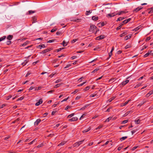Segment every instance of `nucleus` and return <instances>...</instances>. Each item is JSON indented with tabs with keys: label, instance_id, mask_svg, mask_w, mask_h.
<instances>
[{
	"label": "nucleus",
	"instance_id": "55",
	"mask_svg": "<svg viewBox=\"0 0 153 153\" xmlns=\"http://www.w3.org/2000/svg\"><path fill=\"white\" fill-rule=\"evenodd\" d=\"M88 106V105H85V106L83 107L82 108H81L80 109V110H83V109H85Z\"/></svg>",
	"mask_w": 153,
	"mask_h": 153
},
{
	"label": "nucleus",
	"instance_id": "17",
	"mask_svg": "<svg viewBox=\"0 0 153 153\" xmlns=\"http://www.w3.org/2000/svg\"><path fill=\"white\" fill-rule=\"evenodd\" d=\"M66 142L65 141H63L61 142L58 145V146H62L64 145L66 143Z\"/></svg>",
	"mask_w": 153,
	"mask_h": 153
},
{
	"label": "nucleus",
	"instance_id": "21",
	"mask_svg": "<svg viewBox=\"0 0 153 153\" xmlns=\"http://www.w3.org/2000/svg\"><path fill=\"white\" fill-rule=\"evenodd\" d=\"M146 101L143 100L142 102H140L139 104L138 105V106H141L144 103H146Z\"/></svg>",
	"mask_w": 153,
	"mask_h": 153
},
{
	"label": "nucleus",
	"instance_id": "36",
	"mask_svg": "<svg viewBox=\"0 0 153 153\" xmlns=\"http://www.w3.org/2000/svg\"><path fill=\"white\" fill-rule=\"evenodd\" d=\"M99 70V69L98 68H96L95 69H94V70H93L92 72L91 73H94L96 72H97Z\"/></svg>",
	"mask_w": 153,
	"mask_h": 153
},
{
	"label": "nucleus",
	"instance_id": "57",
	"mask_svg": "<svg viewBox=\"0 0 153 153\" xmlns=\"http://www.w3.org/2000/svg\"><path fill=\"white\" fill-rule=\"evenodd\" d=\"M125 35H126L125 33H122L120 35V37H122L123 36H124Z\"/></svg>",
	"mask_w": 153,
	"mask_h": 153
},
{
	"label": "nucleus",
	"instance_id": "59",
	"mask_svg": "<svg viewBox=\"0 0 153 153\" xmlns=\"http://www.w3.org/2000/svg\"><path fill=\"white\" fill-rule=\"evenodd\" d=\"M54 91V90H51L48 92V93H51Z\"/></svg>",
	"mask_w": 153,
	"mask_h": 153
},
{
	"label": "nucleus",
	"instance_id": "24",
	"mask_svg": "<svg viewBox=\"0 0 153 153\" xmlns=\"http://www.w3.org/2000/svg\"><path fill=\"white\" fill-rule=\"evenodd\" d=\"M127 137L126 136L120 138V140L121 141H122L127 138Z\"/></svg>",
	"mask_w": 153,
	"mask_h": 153
},
{
	"label": "nucleus",
	"instance_id": "31",
	"mask_svg": "<svg viewBox=\"0 0 153 153\" xmlns=\"http://www.w3.org/2000/svg\"><path fill=\"white\" fill-rule=\"evenodd\" d=\"M103 127V125H100L97 128L95 129L97 130L100 129Z\"/></svg>",
	"mask_w": 153,
	"mask_h": 153
},
{
	"label": "nucleus",
	"instance_id": "64",
	"mask_svg": "<svg viewBox=\"0 0 153 153\" xmlns=\"http://www.w3.org/2000/svg\"><path fill=\"white\" fill-rule=\"evenodd\" d=\"M71 108L70 106H68L66 107V108H65V110H67V109H68L69 108Z\"/></svg>",
	"mask_w": 153,
	"mask_h": 153
},
{
	"label": "nucleus",
	"instance_id": "49",
	"mask_svg": "<svg viewBox=\"0 0 153 153\" xmlns=\"http://www.w3.org/2000/svg\"><path fill=\"white\" fill-rule=\"evenodd\" d=\"M12 97V96L9 95L6 98V100H8L10 99Z\"/></svg>",
	"mask_w": 153,
	"mask_h": 153
},
{
	"label": "nucleus",
	"instance_id": "41",
	"mask_svg": "<svg viewBox=\"0 0 153 153\" xmlns=\"http://www.w3.org/2000/svg\"><path fill=\"white\" fill-rule=\"evenodd\" d=\"M62 81V80L61 79H59L57 80L55 82V83H58L59 82H61Z\"/></svg>",
	"mask_w": 153,
	"mask_h": 153
},
{
	"label": "nucleus",
	"instance_id": "19",
	"mask_svg": "<svg viewBox=\"0 0 153 153\" xmlns=\"http://www.w3.org/2000/svg\"><path fill=\"white\" fill-rule=\"evenodd\" d=\"M91 129V127H89L87 129H85L83 130L82 132L83 133H86L89 131Z\"/></svg>",
	"mask_w": 153,
	"mask_h": 153
},
{
	"label": "nucleus",
	"instance_id": "27",
	"mask_svg": "<svg viewBox=\"0 0 153 153\" xmlns=\"http://www.w3.org/2000/svg\"><path fill=\"white\" fill-rule=\"evenodd\" d=\"M125 18L124 17H120L117 19V21L118 22L119 21L122 20H123V19H124Z\"/></svg>",
	"mask_w": 153,
	"mask_h": 153
},
{
	"label": "nucleus",
	"instance_id": "14",
	"mask_svg": "<svg viewBox=\"0 0 153 153\" xmlns=\"http://www.w3.org/2000/svg\"><path fill=\"white\" fill-rule=\"evenodd\" d=\"M32 23H34L36 22L37 18H36V17L35 16H33L32 17Z\"/></svg>",
	"mask_w": 153,
	"mask_h": 153
},
{
	"label": "nucleus",
	"instance_id": "9",
	"mask_svg": "<svg viewBox=\"0 0 153 153\" xmlns=\"http://www.w3.org/2000/svg\"><path fill=\"white\" fill-rule=\"evenodd\" d=\"M41 121V120L40 119H37L34 123V125L37 126Z\"/></svg>",
	"mask_w": 153,
	"mask_h": 153
},
{
	"label": "nucleus",
	"instance_id": "53",
	"mask_svg": "<svg viewBox=\"0 0 153 153\" xmlns=\"http://www.w3.org/2000/svg\"><path fill=\"white\" fill-rule=\"evenodd\" d=\"M62 44L64 47L66 46L67 45V44L65 43V41H63Z\"/></svg>",
	"mask_w": 153,
	"mask_h": 153
},
{
	"label": "nucleus",
	"instance_id": "62",
	"mask_svg": "<svg viewBox=\"0 0 153 153\" xmlns=\"http://www.w3.org/2000/svg\"><path fill=\"white\" fill-rule=\"evenodd\" d=\"M71 66V65H66L64 68H67L69 67L70 66Z\"/></svg>",
	"mask_w": 153,
	"mask_h": 153
},
{
	"label": "nucleus",
	"instance_id": "1",
	"mask_svg": "<svg viewBox=\"0 0 153 153\" xmlns=\"http://www.w3.org/2000/svg\"><path fill=\"white\" fill-rule=\"evenodd\" d=\"M90 29L89 30V31L93 32H94L95 30H96L97 27L94 25H90Z\"/></svg>",
	"mask_w": 153,
	"mask_h": 153
},
{
	"label": "nucleus",
	"instance_id": "34",
	"mask_svg": "<svg viewBox=\"0 0 153 153\" xmlns=\"http://www.w3.org/2000/svg\"><path fill=\"white\" fill-rule=\"evenodd\" d=\"M140 121V119H139L136 120L135 121V123L138 124H139Z\"/></svg>",
	"mask_w": 153,
	"mask_h": 153
},
{
	"label": "nucleus",
	"instance_id": "25",
	"mask_svg": "<svg viewBox=\"0 0 153 153\" xmlns=\"http://www.w3.org/2000/svg\"><path fill=\"white\" fill-rule=\"evenodd\" d=\"M115 98V97H111V98H110L109 99H108V101L109 102H111L112 100H114Z\"/></svg>",
	"mask_w": 153,
	"mask_h": 153
},
{
	"label": "nucleus",
	"instance_id": "16",
	"mask_svg": "<svg viewBox=\"0 0 153 153\" xmlns=\"http://www.w3.org/2000/svg\"><path fill=\"white\" fill-rule=\"evenodd\" d=\"M92 19L93 20L97 21L98 19V17L96 16H93L92 18Z\"/></svg>",
	"mask_w": 153,
	"mask_h": 153
},
{
	"label": "nucleus",
	"instance_id": "54",
	"mask_svg": "<svg viewBox=\"0 0 153 153\" xmlns=\"http://www.w3.org/2000/svg\"><path fill=\"white\" fill-rule=\"evenodd\" d=\"M128 122V120H124L122 121V123L123 124H125Z\"/></svg>",
	"mask_w": 153,
	"mask_h": 153
},
{
	"label": "nucleus",
	"instance_id": "30",
	"mask_svg": "<svg viewBox=\"0 0 153 153\" xmlns=\"http://www.w3.org/2000/svg\"><path fill=\"white\" fill-rule=\"evenodd\" d=\"M151 53V52H148L145 55H144V57H147Z\"/></svg>",
	"mask_w": 153,
	"mask_h": 153
},
{
	"label": "nucleus",
	"instance_id": "4",
	"mask_svg": "<svg viewBox=\"0 0 153 153\" xmlns=\"http://www.w3.org/2000/svg\"><path fill=\"white\" fill-rule=\"evenodd\" d=\"M78 118L76 117H72L71 118L68 120L69 121L72 122L76 121L78 120Z\"/></svg>",
	"mask_w": 153,
	"mask_h": 153
},
{
	"label": "nucleus",
	"instance_id": "13",
	"mask_svg": "<svg viewBox=\"0 0 153 153\" xmlns=\"http://www.w3.org/2000/svg\"><path fill=\"white\" fill-rule=\"evenodd\" d=\"M51 50H52V48H47V49L43 51V53H45L46 52H47L48 51H51Z\"/></svg>",
	"mask_w": 153,
	"mask_h": 153
},
{
	"label": "nucleus",
	"instance_id": "2",
	"mask_svg": "<svg viewBox=\"0 0 153 153\" xmlns=\"http://www.w3.org/2000/svg\"><path fill=\"white\" fill-rule=\"evenodd\" d=\"M84 141V140H83L80 141L76 142L73 145L74 147L79 146L80 144L82 143Z\"/></svg>",
	"mask_w": 153,
	"mask_h": 153
},
{
	"label": "nucleus",
	"instance_id": "56",
	"mask_svg": "<svg viewBox=\"0 0 153 153\" xmlns=\"http://www.w3.org/2000/svg\"><path fill=\"white\" fill-rule=\"evenodd\" d=\"M57 29L56 28H55V29H52V30H51V32H53L55 31H56L57 30Z\"/></svg>",
	"mask_w": 153,
	"mask_h": 153
},
{
	"label": "nucleus",
	"instance_id": "3",
	"mask_svg": "<svg viewBox=\"0 0 153 153\" xmlns=\"http://www.w3.org/2000/svg\"><path fill=\"white\" fill-rule=\"evenodd\" d=\"M117 15V13L116 12H114L113 13H109V14H107L106 15V16L108 17H114V16Z\"/></svg>",
	"mask_w": 153,
	"mask_h": 153
},
{
	"label": "nucleus",
	"instance_id": "26",
	"mask_svg": "<svg viewBox=\"0 0 153 153\" xmlns=\"http://www.w3.org/2000/svg\"><path fill=\"white\" fill-rule=\"evenodd\" d=\"M6 36H4L2 37L1 38H0V42L6 39Z\"/></svg>",
	"mask_w": 153,
	"mask_h": 153
},
{
	"label": "nucleus",
	"instance_id": "38",
	"mask_svg": "<svg viewBox=\"0 0 153 153\" xmlns=\"http://www.w3.org/2000/svg\"><path fill=\"white\" fill-rule=\"evenodd\" d=\"M91 12H92V11L91 10H89L88 11H86V15H88L90 14L91 13Z\"/></svg>",
	"mask_w": 153,
	"mask_h": 153
},
{
	"label": "nucleus",
	"instance_id": "6",
	"mask_svg": "<svg viewBox=\"0 0 153 153\" xmlns=\"http://www.w3.org/2000/svg\"><path fill=\"white\" fill-rule=\"evenodd\" d=\"M143 8V7L141 6H140L137 7V8L135 9L134 10L133 12H137L139 11L140 10Z\"/></svg>",
	"mask_w": 153,
	"mask_h": 153
},
{
	"label": "nucleus",
	"instance_id": "29",
	"mask_svg": "<svg viewBox=\"0 0 153 153\" xmlns=\"http://www.w3.org/2000/svg\"><path fill=\"white\" fill-rule=\"evenodd\" d=\"M112 118V117H109L108 118H107L106 119V120L105 121V122H109L111 120V119Z\"/></svg>",
	"mask_w": 153,
	"mask_h": 153
},
{
	"label": "nucleus",
	"instance_id": "44",
	"mask_svg": "<svg viewBox=\"0 0 153 153\" xmlns=\"http://www.w3.org/2000/svg\"><path fill=\"white\" fill-rule=\"evenodd\" d=\"M64 49V48H59V49H57V50H56V51H57V52H59L60 51L62 50H63V49Z\"/></svg>",
	"mask_w": 153,
	"mask_h": 153
},
{
	"label": "nucleus",
	"instance_id": "51",
	"mask_svg": "<svg viewBox=\"0 0 153 153\" xmlns=\"http://www.w3.org/2000/svg\"><path fill=\"white\" fill-rule=\"evenodd\" d=\"M24 98V97H20L19 98H18L17 100V101L21 100H22Z\"/></svg>",
	"mask_w": 153,
	"mask_h": 153
},
{
	"label": "nucleus",
	"instance_id": "45",
	"mask_svg": "<svg viewBox=\"0 0 153 153\" xmlns=\"http://www.w3.org/2000/svg\"><path fill=\"white\" fill-rule=\"evenodd\" d=\"M62 33L61 32L58 31L56 33V34L57 35H59L60 34H62Z\"/></svg>",
	"mask_w": 153,
	"mask_h": 153
},
{
	"label": "nucleus",
	"instance_id": "20",
	"mask_svg": "<svg viewBox=\"0 0 153 153\" xmlns=\"http://www.w3.org/2000/svg\"><path fill=\"white\" fill-rule=\"evenodd\" d=\"M28 62V59H26L25 60L24 62L22 63V65L23 66L25 65L26 63Z\"/></svg>",
	"mask_w": 153,
	"mask_h": 153
},
{
	"label": "nucleus",
	"instance_id": "40",
	"mask_svg": "<svg viewBox=\"0 0 153 153\" xmlns=\"http://www.w3.org/2000/svg\"><path fill=\"white\" fill-rule=\"evenodd\" d=\"M86 82H84L78 85H77V86H78V87L81 86L82 85H83L84 84H85Z\"/></svg>",
	"mask_w": 153,
	"mask_h": 153
},
{
	"label": "nucleus",
	"instance_id": "10",
	"mask_svg": "<svg viewBox=\"0 0 153 153\" xmlns=\"http://www.w3.org/2000/svg\"><path fill=\"white\" fill-rule=\"evenodd\" d=\"M42 102V99H40L39 101L36 102V104H35V105H36V106H38L39 105H40V104H41Z\"/></svg>",
	"mask_w": 153,
	"mask_h": 153
},
{
	"label": "nucleus",
	"instance_id": "15",
	"mask_svg": "<svg viewBox=\"0 0 153 153\" xmlns=\"http://www.w3.org/2000/svg\"><path fill=\"white\" fill-rule=\"evenodd\" d=\"M81 19H73L71 21H73V22H80L81 21Z\"/></svg>",
	"mask_w": 153,
	"mask_h": 153
},
{
	"label": "nucleus",
	"instance_id": "37",
	"mask_svg": "<svg viewBox=\"0 0 153 153\" xmlns=\"http://www.w3.org/2000/svg\"><path fill=\"white\" fill-rule=\"evenodd\" d=\"M125 13V11H121L119 12V13H117V14H118L119 15H120L122 13Z\"/></svg>",
	"mask_w": 153,
	"mask_h": 153
},
{
	"label": "nucleus",
	"instance_id": "28",
	"mask_svg": "<svg viewBox=\"0 0 153 153\" xmlns=\"http://www.w3.org/2000/svg\"><path fill=\"white\" fill-rule=\"evenodd\" d=\"M137 131V129H136L134 130H133L132 131H131V133L132 134H133L136 131Z\"/></svg>",
	"mask_w": 153,
	"mask_h": 153
},
{
	"label": "nucleus",
	"instance_id": "12",
	"mask_svg": "<svg viewBox=\"0 0 153 153\" xmlns=\"http://www.w3.org/2000/svg\"><path fill=\"white\" fill-rule=\"evenodd\" d=\"M130 101H131V100H128L127 101H126L124 103L121 104L120 105V106L123 107L124 106L126 105H127L128 103Z\"/></svg>",
	"mask_w": 153,
	"mask_h": 153
},
{
	"label": "nucleus",
	"instance_id": "60",
	"mask_svg": "<svg viewBox=\"0 0 153 153\" xmlns=\"http://www.w3.org/2000/svg\"><path fill=\"white\" fill-rule=\"evenodd\" d=\"M137 147H138V146H134V147H133L132 148V150H134L135 149H136Z\"/></svg>",
	"mask_w": 153,
	"mask_h": 153
},
{
	"label": "nucleus",
	"instance_id": "18",
	"mask_svg": "<svg viewBox=\"0 0 153 153\" xmlns=\"http://www.w3.org/2000/svg\"><path fill=\"white\" fill-rule=\"evenodd\" d=\"M13 38V36L11 35H9L7 37V39L9 40H11Z\"/></svg>",
	"mask_w": 153,
	"mask_h": 153
},
{
	"label": "nucleus",
	"instance_id": "43",
	"mask_svg": "<svg viewBox=\"0 0 153 153\" xmlns=\"http://www.w3.org/2000/svg\"><path fill=\"white\" fill-rule=\"evenodd\" d=\"M141 85V84L140 83H138L135 87L134 88H136L139 87Z\"/></svg>",
	"mask_w": 153,
	"mask_h": 153
},
{
	"label": "nucleus",
	"instance_id": "42",
	"mask_svg": "<svg viewBox=\"0 0 153 153\" xmlns=\"http://www.w3.org/2000/svg\"><path fill=\"white\" fill-rule=\"evenodd\" d=\"M74 115V114L73 113V114H70L68 116V118H71V117H72Z\"/></svg>",
	"mask_w": 153,
	"mask_h": 153
},
{
	"label": "nucleus",
	"instance_id": "23",
	"mask_svg": "<svg viewBox=\"0 0 153 153\" xmlns=\"http://www.w3.org/2000/svg\"><path fill=\"white\" fill-rule=\"evenodd\" d=\"M131 36H129V35L126 36L125 37L124 39L125 40H127L128 39L130 38H131Z\"/></svg>",
	"mask_w": 153,
	"mask_h": 153
},
{
	"label": "nucleus",
	"instance_id": "46",
	"mask_svg": "<svg viewBox=\"0 0 153 153\" xmlns=\"http://www.w3.org/2000/svg\"><path fill=\"white\" fill-rule=\"evenodd\" d=\"M11 43V41L10 40L7 41L6 42V44L7 45H10V44Z\"/></svg>",
	"mask_w": 153,
	"mask_h": 153
},
{
	"label": "nucleus",
	"instance_id": "8",
	"mask_svg": "<svg viewBox=\"0 0 153 153\" xmlns=\"http://www.w3.org/2000/svg\"><path fill=\"white\" fill-rule=\"evenodd\" d=\"M129 82V80H126L125 81L121 83V85L123 86L124 85H125L127 83H128Z\"/></svg>",
	"mask_w": 153,
	"mask_h": 153
},
{
	"label": "nucleus",
	"instance_id": "50",
	"mask_svg": "<svg viewBox=\"0 0 153 153\" xmlns=\"http://www.w3.org/2000/svg\"><path fill=\"white\" fill-rule=\"evenodd\" d=\"M55 39L50 40L47 42L48 43H51L54 41Z\"/></svg>",
	"mask_w": 153,
	"mask_h": 153
},
{
	"label": "nucleus",
	"instance_id": "63",
	"mask_svg": "<svg viewBox=\"0 0 153 153\" xmlns=\"http://www.w3.org/2000/svg\"><path fill=\"white\" fill-rule=\"evenodd\" d=\"M140 26H139L135 28L134 30L135 31H137V30H139L140 29Z\"/></svg>",
	"mask_w": 153,
	"mask_h": 153
},
{
	"label": "nucleus",
	"instance_id": "47",
	"mask_svg": "<svg viewBox=\"0 0 153 153\" xmlns=\"http://www.w3.org/2000/svg\"><path fill=\"white\" fill-rule=\"evenodd\" d=\"M132 112V111H127L125 114V115L126 116L127 115H128V114H129L130 113H131Z\"/></svg>",
	"mask_w": 153,
	"mask_h": 153
},
{
	"label": "nucleus",
	"instance_id": "61",
	"mask_svg": "<svg viewBox=\"0 0 153 153\" xmlns=\"http://www.w3.org/2000/svg\"><path fill=\"white\" fill-rule=\"evenodd\" d=\"M83 77H82L80 78L78 80V81H79L80 82H81L82 81V79H83Z\"/></svg>",
	"mask_w": 153,
	"mask_h": 153
},
{
	"label": "nucleus",
	"instance_id": "39",
	"mask_svg": "<svg viewBox=\"0 0 153 153\" xmlns=\"http://www.w3.org/2000/svg\"><path fill=\"white\" fill-rule=\"evenodd\" d=\"M61 85V84H57L56 85L54 86V88H57L59 87Z\"/></svg>",
	"mask_w": 153,
	"mask_h": 153
},
{
	"label": "nucleus",
	"instance_id": "58",
	"mask_svg": "<svg viewBox=\"0 0 153 153\" xmlns=\"http://www.w3.org/2000/svg\"><path fill=\"white\" fill-rule=\"evenodd\" d=\"M78 91V89H76L75 91L73 92L72 94H75L76 93H77Z\"/></svg>",
	"mask_w": 153,
	"mask_h": 153
},
{
	"label": "nucleus",
	"instance_id": "7",
	"mask_svg": "<svg viewBox=\"0 0 153 153\" xmlns=\"http://www.w3.org/2000/svg\"><path fill=\"white\" fill-rule=\"evenodd\" d=\"M36 12L35 10H30L26 13V15H31L33 13H34Z\"/></svg>",
	"mask_w": 153,
	"mask_h": 153
},
{
	"label": "nucleus",
	"instance_id": "11",
	"mask_svg": "<svg viewBox=\"0 0 153 153\" xmlns=\"http://www.w3.org/2000/svg\"><path fill=\"white\" fill-rule=\"evenodd\" d=\"M153 94V90L150 91L148 93H147L146 95V97H148L150 95Z\"/></svg>",
	"mask_w": 153,
	"mask_h": 153
},
{
	"label": "nucleus",
	"instance_id": "48",
	"mask_svg": "<svg viewBox=\"0 0 153 153\" xmlns=\"http://www.w3.org/2000/svg\"><path fill=\"white\" fill-rule=\"evenodd\" d=\"M131 47V46L130 45H127L125 46V48L126 49H128V48H130Z\"/></svg>",
	"mask_w": 153,
	"mask_h": 153
},
{
	"label": "nucleus",
	"instance_id": "5",
	"mask_svg": "<svg viewBox=\"0 0 153 153\" xmlns=\"http://www.w3.org/2000/svg\"><path fill=\"white\" fill-rule=\"evenodd\" d=\"M105 36L104 35H101L100 36H97L96 38V39L97 40H100V39H103L104 38H105Z\"/></svg>",
	"mask_w": 153,
	"mask_h": 153
},
{
	"label": "nucleus",
	"instance_id": "33",
	"mask_svg": "<svg viewBox=\"0 0 153 153\" xmlns=\"http://www.w3.org/2000/svg\"><path fill=\"white\" fill-rule=\"evenodd\" d=\"M38 47L40 48V49H41L42 48H44L45 47V45L44 44H42L41 45H39Z\"/></svg>",
	"mask_w": 153,
	"mask_h": 153
},
{
	"label": "nucleus",
	"instance_id": "52",
	"mask_svg": "<svg viewBox=\"0 0 153 153\" xmlns=\"http://www.w3.org/2000/svg\"><path fill=\"white\" fill-rule=\"evenodd\" d=\"M36 139H35L33 140L32 141H31L30 143H28V144L30 145L32 144H33V143L34 142L36 141Z\"/></svg>",
	"mask_w": 153,
	"mask_h": 153
},
{
	"label": "nucleus",
	"instance_id": "35",
	"mask_svg": "<svg viewBox=\"0 0 153 153\" xmlns=\"http://www.w3.org/2000/svg\"><path fill=\"white\" fill-rule=\"evenodd\" d=\"M78 40L77 39H74L71 41V42L72 43H74L76 41Z\"/></svg>",
	"mask_w": 153,
	"mask_h": 153
},
{
	"label": "nucleus",
	"instance_id": "32",
	"mask_svg": "<svg viewBox=\"0 0 153 153\" xmlns=\"http://www.w3.org/2000/svg\"><path fill=\"white\" fill-rule=\"evenodd\" d=\"M86 114H83L82 115V116H81V117H80V120H82V119L85 116H86Z\"/></svg>",
	"mask_w": 153,
	"mask_h": 153
},
{
	"label": "nucleus",
	"instance_id": "22",
	"mask_svg": "<svg viewBox=\"0 0 153 153\" xmlns=\"http://www.w3.org/2000/svg\"><path fill=\"white\" fill-rule=\"evenodd\" d=\"M90 86H87L84 89H83V91H86L88 90H89L90 89Z\"/></svg>",
	"mask_w": 153,
	"mask_h": 153
}]
</instances>
